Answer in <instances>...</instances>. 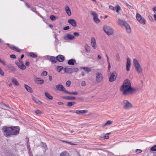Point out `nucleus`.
<instances>
[{"label":"nucleus","instance_id":"obj_1","mask_svg":"<svg viewBox=\"0 0 156 156\" xmlns=\"http://www.w3.org/2000/svg\"><path fill=\"white\" fill-rule=\"evenodd\" d=\"M120 90L123 95L127 96L132 94L137 89L132 87L130 81L128 79L125 80L120 88Z\"/></svg>","mask_w":156,"mask_h":156},{"label":"nucleus","instance_id":"obj_2","mask_svg":"<svg viewBox=\"0 0 156 156\" xmlns=\"http://www.w3.org/2000/svg\"><path fill=\"white\" fill-rule=\"evenodd\" d=\"M20 128L18 126L7 127H3L2 129V132L6 137H9L11 135H16L19 133Z\"/></svg>","mask_w":156,"mask_h":156},{"label":"nucleus","instance_id":"obj_3","mask_svg":"<svg viewBox=\"0 0 156 156\" xmlns=\"http://www.w3.org/2000/svg\"><path fill=\"white\" fill-rule=\"evenodd\" d=\"M133 64L136 72L138 73H141L142 72L143 69L140 66L139 61L136 58L133 59Z\"/></svg>","mask_w":156,"mask_h":156},{"label":"nucleus","instance_id":"obj_4","mask_svg":"<svg viewBox=\"0 0 156 156\" xmlns=\"http://www.w3.org/2000/svg\"><path fill=\"white\" fill-rule=\"evenodd\" d=\"M103 30L105 33L108 36L113 34L114 32L113 29L110 26H104L103 27Z\"/></svg>","mask_w":156,"mask_h":156},{"label":"nucleus","instance_id":"obj_5","mask_svg":"<svg viewBox=\"0 0 156 156\" xmlns=\"http://www.w3.org/2000/svg\"><path fill=\"white\" fill-rule=\"evenodd\" d=\"M124 108L126 110H129L133 108V105L127 100H124L123 102Z\"/></svg>","mask_w":156,"mask_h":156},{"label":"nucleus","instance_id":"obj_6","mask_svg":"<svg viewBox=\"0 0 156 156\" xmlns=\"http://www.w3.org/2000/svg\"><path fill=\"white\" fill-rule=\"evenodd\" d=\"M136 18L140 24L144 25L146 23V20L145 19L142 17L140 14L137 13L136 15Z\"/></svg>","mask_w":156,"mask_h":156},{"label":"nucleus","instance_id":"obj_7","mask_svg":"<svg viewBox=\"0 0 156 156\" xmlns=\"http://www.w3.org/2000/svg\"><path fill=\"white\" fill-rule=\"evenodd\" d=\"M104 76L102 73L97 72L96 74V80L98 83L101 82L103 79Z\"/></svg>","mask_w":156,"mask_h":156},{"label":"nucleus","instance_id":"obj_8","mask_svg":"<svg viewBox=\"0 0 156 156\" xmlns=\"http://www.w3.org/2000/svg\"><path fill=\"white\" fill-rule=\"evenodd\" d=\"M64 70L65 72L70 73H72L77 72L79 70V69L77 68H64Z\"/></svg>","mask_w":156,"mask_h":156},{"label":"nucleus","instance_id":"obj_9","mask_svg":"<svg viewBox=\"0 0 156 156\" xmlns=\"http://www.w3.org/2000/svg\"><path fill=\"white\" fill-rule=\"evenodd\" d=\"M117 74L115 71H114L111 74L109 78V81L110 82H113L114 81L117 77Z\"/></svg>","mask_w":156,"mask_h":156},{"label":"nucleus","instance_id":"obj_10","mask_svg":"<svg viewBox=\"0 0 156 156\" xmlns=\"http://www.w3.org/2000/svg\"><path fill=\"white\" fill-rule=\"evenodd\" d=\"M91 15L94 16V20L96 23H98L100 21V20L98 18V16L96 13L92 11L91 12Z\"/></svg>","mask_w":156,"mask_h":156},{"label":"nucleus","instance_id":"obj_11","mask_svg":"<svg viewBox=\"0 0 156 156\" xmlns=\"http://www.w3.org/2000/svg\"><path fill=\"white\" fill-rule=\"evenodd\" d=\"M68 23L71 25L73 27H75L76 26V20L73 19H70L68 20Z\"/></svg>","mask_w":156,"mask_h":156},{"label":"nucleus","instance_id":"obj_12","mask_svg":"<svg viewBox=\"0 0 156 156\" xmlns=\"http://www.w3.org/2000/svg\"><path fill=\"white\" fill-rule=\"evenodd\" d=\"M55 87L59 91H64L65 93V91H66V89L63 87V86L61 84H59L56 85Z\"/></svg>","mask_w":156,"mask_h":156},{"label":"nucleus","instance_id":"obj_13","mask_svg":"<svg viewBox=\"0 0 156 156\" xmlns=\"http://www.w3.org/2000/svg\"><path fill=\"white\" fill-rule=\"evenodd\" d=\"M91 44L93 48L94 49H95L96 48V40L94 37H93L91 38Z\"/></svg>","mask_w":156,"mask_h":156},{"label":"nucleus","instance_id":"obj_14","mask_svg":"<svg viewBox=\"0 0 156 156\" xmlns=\"http://www.w3.org/2000/svg\"><path fill=\"white\" fill-rule=\"evenodd\" d=\"M75 38L74 36L69 34H67L66 36L64 37V39L66 40V39L68 40H72L74 39Z\"/></svg>","mask_w":156,"mask_h":156},{"label":"nucleus","instance_id":"obj_15","mask_svg":"<svg viewBox=\"0 0 156 156\" xmlns=\"http://www.w3.org/2000/svg\"><path fill=\"white\" fill-rule=\"evenodd\" d=\"M124 26L126 29V31L129 34L131 33V29L130 26L127 23L125 24Z\"/></svg>","mask_w":156,"mask_h":156},{"label":"nucleus","instance_id":"obj_16","mask_svg":"<svg viewBox=\"0 0 156 156\" xmlns=\"http://www.w3.org/2000/svg\"><path fill=\"white\" fill-rule=\"evenodd\" d=\"M56 60L60 62H63L64 60V56L61 55L57 56L56 58Z\"/></svg>","mask_w":156,"mask_h":156},{"label":"nucleus","instance_id":"obj_17","mask_svg":"<svg viewBox=\"0 0 156 156\" xmlns=\"http://www.w3.org/2000/svg\"><path fill=\"white\" fill-rule=\"evenodd\" d=\"M65 10L67 14L69 16H70L71 15V11L69 7L68 6H66L65 7Z\"/></svg>","mask_w":156,"mask_h":156},{"label":"nucleus","instance_id":"obj_18","mask_svg":"<svg viewBox=\"0 0 156 156\" xmlns=\"http://www.w3.org/2000/svg\"><path fill=\"white\" fill-rule=\"evenodd\" d=\"M24 87L27 91L30 93L33 92L32 88L26 84H24Z\"/></svg>","mask_w":156,"mask_h":156},{"label":"nucleus","instance_id":"obj_19","mask_svg":"<svg viewBox=\"0 0 156 156\" xmlns=\"http://www.w3.org/2000/svg\"><path fill=\"white\" fill-rule=\"evenodd\" d=\"M35 82L37 84H42L44 83V80H41L40 78H37L35 79Z\"/></svg>","mask_w":156,"mask_h":156},{"label":"nucleus","instance_id":"obj_20","mask_svg":"<svg viewBox=\"0 0 156 156\" xmlns=\"http://www.w3.org/2000/svg\"><path fill=\"white\" fill-rule=\"evenodd\" d=\"M9 47L11 49L17 52H19L20 51V50L17 47L14 45H10L9 46Z\"/></svg>","mask_w":156,"mask_h":156},{"label":"nucleus","instance_id":"obj_21","mask_svg":"<svg viewBox=\"0 0 156 156\" xmlns=\"http://www.w3.org/2000/svg\"><path fill=\"white\" fill-rule=\"evenodd\" d=\"M87 112L86 110H76L75 113L77 114H85Z\"/></svg>","mask_w":156,"mask_h":156},{"label":"nucleus","instance_id":"obj_22","mask_svg":"<svg viewBox=\"0 0 156 156\" xmlns=\"http://www.w3.org/2000/svg\"><path fill=\"white\" fill-rule=\"evenodd\" d=\"M63 98H64L66 100H74L76 99V98L74 97H73V96L64 97H63Z\"/></svg>","mask_w":156,"mask_h":156},{"label":"nucleus","instance_id":"obj_23","mask_svg":"<svg viewBox=\"0 0 156 156\" xmlns=\"http://www.w3.org/2000/svg\"><path fill=\"white\" fill-rule=\"evenodd\" d=\"M76 62V61L75 59H71L68 61L67 63L69 65H74Z\"/></svg>","mask_w":156,"mask_h":156},{"label":"nucleus","instance_id":"obj_24","mask_svg":"<svg viewBox=\"0 0 156 156\" xmlns=\"http://www.w3.org/2000/svg\"><path fill=\"white\" fill-rule=\"evenodd\" d=\"M48 58L52 63H55L56 62V59L53 56H48Z\"/></svg>","mask_w":156,"mask_h":156},{"label":"nucleus","instance_id":"obj_25","mask_svg":"<svg viewBox=\"0 0 156 156\" xmlns=\"http://www.w3.org/2000/svg\"><path fill=\"white\" fill-rule=\"evenodd\" d=\"M59 156H70L69 153L66 151H64L61 152Z\"/></svg>","mask_w":156,"mask_h":156},{"label":"nucleus","instance_id":"obj_26","mask_svg":"<svg viewBox=\"0 0 156 156\" xmlns=\"http://www.w3.org/2000/svg\"><path fill=\"white\" fill-rule=\"evenodd\" d=\"M7 67L12 71H15L16 70L15 68L13 66L10 64L8 65L7 66Z\"/></svg>","mask_w":156,"mask_h":156},{"label":"nucleus","instance_id":"obj_27","mask_svg":"<svg viewBox=\"0 0 156 156\" xmlns=\"http://www.w3.org/2000/svg\"><path fill=\"white\" fill-rule=\"evenodd\" d=\"M126 23L125 21L119 19H118V23L119 24L124 26L125 24H126Z\"/></svg>","mask_w":156,"mask_h":156},{"label":"nucleus","instance_id":"obj_28","mask_svg":"<svg viewBox=\"0 0 156 156\" xmlns=\"http://www.w3.org/2000/svg\"><path fill=\"white\" fill-rule=\"evenodd\" d=\"M32 99L36 104L40 105L42 104L41 102L35 98L33 97Z\"/></svg>","mask_w":156,"mask_h":156},{"label":"nucleus","instance_id":"obj_29","mask_svg":"<svg viewBox=\"0 0 156 156\" xmlns=\"http://www.w3.org/2000/svg\"><path fill=\"white\" fill-rule=\"evenodd\" d=\"M12 82L16 86H18L19 84L16 79L12 78L11 79Z\"/></svg>","mask_w":156,"mask_h":156},{"label":"nucleus","instance_id":"obj_30","mask_svg":"<svg viewBox=\"0 0 156 156\" xmlns=\"http://www.w3.org/2000/svg\"><path fill=\"white\" fill-rule=\"evenodd\" d=\"M111 133H107L104 136H103L101 135L100 136V138H103L105 139H108L109 138V135L111 134Z\"/></svg>","mask_w":156,"mask_h":156},{"label":"nucleus","instance_id":"obj_31","mask_svg":"<svg viewBox=\"0 0 156 156\" xmlns=\"http://www.w3.org/2000/svg\"><path fill=\"white\" fill-rule=\"evenodd\" d=\"M45 96L48 99L52 100L53 99L52 97L48 93L46 92L45 93Z\"/></svg>","mask_w":156,"mask_h":156},{"label":"nucleus","instance_id":"obj_32","mask_svg":"<svg viewBox=\"0 0 156 156\" xmlns=\"http://www.w3.org/2000/svg\"><path fill=\"white\" fill-rule=\"evenodd\" d=\"M82 69H83L87 73H89L91 71V69L90 68L88 67H83L81 68Z\"/></svg>","mask_w":156,"mask_h":156},{"label":"nucleus","instance_id":"obj_33","mask_svg":"<svg viewBox=\"0 0 156 156\" xmlns=\"http://www.w3.org/2000/svg\"><path fill=\"white\" fill-rule=\"evenodd\" d=\"M28 55L33 58H36L37 57V55L34 53H29Z\"/></svg>","mask_w":156,"mask_h":156},{"label":"nucleus","instance_id":"obj_34","mask_svg":"<svg viewBox=\"0 0 156 156\" xmlns=\"http://www.w3.org/2000/svg\"><path fill=\"white\" fill-rule=\"evenodd\" d=\"M85 49L86 50V52H89L90 51V47L87 44L85 45Z\"/></svg>","mask_w":156,"mask_h":156},{"label":"nucleus","instance_id":"obj_35","mask_svg":"<svg viewBox=\"0 0 156 156\" xmlns=\"http://www.w3.org/2000/svg\"><path fill=\"white\" fill-rule=\"evenodd\" d=\"M65 93L66 94H72L74 95H76L78 94V93L76 92H69L67 90L65 91Z\"/></svg>","mask_w":156,"mask_h":156},{"label":"nucleus","instance_id":"obj_36","mask_svg":"<svg viewBox=\"0 0 156 156\" xmlns=\"http://www.w3.org/2000/svg\"><path fill=\"white\" fill-rule=\"evenodd\" d=\"M41 145H42L43 147V148L44 152H45V151H46V150L47 149V148L46 147V144L45 143H41Z\"/></svg>","mask_w":156,"mask_h":156},{"label":"nucleus","instance_id":"obj_37","mask_svg":"<svg viewBox=\"0 0 156 156\" xmlns=\"http://www.w3.org/2000/svg\"><path fill=\"white\" fill-rule=\"evenodd\" d=\"M19 68L22 69L24 70L26 69V67L23 63H22V64H21L20 66H19Z\"/></svg>","mask_w":156,"mask_h":156},{"label":"nucleus","instance_id":"obj_38","mask_svg":"<svg viewBox=\"0 0 156 156\" xmlns=\"http://www.w3.org/2000/svg\"><path fill=\"white\" fill-rule=\"evenodd\" d=\"M75 104V102H69L67 104V106H71L73 105H74Z\"/></svg>","mask_w":156,"mask_h":156},{"label":"nucleus","instance_id":"obj_39","mask_svg":"<svg viewBox=\"0 0 156 156\" xmlns=\"http://www.w3.org/2000/svg\"><path fill=\"white\" fill-rule=\"evenodd\" d=\"M63 68V67L62 66H58L57 67V69L58 72H59Z\"/></svg>","mask_w":156,"mask_h":156},{"label":"nucleus","instance_id":"obj_40","mask_svg":"<svg viewBox=\"0 0 156 156\" xmlns=\"http://www.w3.org/2000/svg\"><path fill=\"white\" fill-rule=\"evenodd\" d=\"M131 64V60H130V58L129 57H128L127 58L126 65H130Z\"/></svg>","mask_w":156,"mask_h":156},{"label":"nucleus","instance_id":"obj_41","mask_svg":"<svg viewBox=\"0 0 156 156\" xmlns=\"http://www.w3.org/2000/svg\"><path fill=\"white\" fill-rule=\"evenodd\" d=\"M71 84V82L70 80H68L66 83V85L67 87H69Z\"/></svg>","mask_w":156,"mask_h":156},{"label":"nucleus","instance_id":"obj_42","mask_svg":"<svg viewBox=\"0 0 156 156\" xmlns=\"http://www.w3.org/2000/svg\"><path fill=\"white\" fill-rule=\"evenodd\" d=\"M151 150L153 151H156V145L152 147L150 149Z\"/></svg>","mask_w":156,"mask_h":156},{"label":"nucleus","instance_id":"obj_43","mask_svg":"<svg viewBox=\"0 0 156 156\" xmlns=\"http://www.w3.org/2000/svg\"><path fill=\"white\" fill-rule=\"evenodd\" d=\"M116 10L117 12H118L119 10L121 9V8L119 5H118L116 7Z\"/></svg>","mask_w":156,"mask_h":156},{"label":"nucleus","instance_id":"obj_44","mask_svg":"<svg viewBox=\"0 0 156 156\" xmlns=\"http://www.w3.org/2000/svg\"><path fill=\"white\" fill-rule=\"evenodd\" d=\"M109 9L113 10H116V7H113L112 5H110L109 6Z\"/></svg>","mask_w":156,"mask_h":156},{"label":"nucleus","instance_id":"obj_45","mask_svg":"<svg viewBox=\"0 0 156 156\" xmlns=\"http://www.w3.org/2000/svg\"><path fill=\"white\" fill-rule=\"evenodd\" d=\"M126 5L127 6V7L128 8H129L130 9H134V8H133V6H132L130 5H129V4H128V3H126Z\"/></svg>","mask_w":156,"mask_h":156},{"label":"nucleus","instance_id":"obj_46","mask_svg":"<svg viewBox=\"0 0 156 156\" xmlns=\"http://www.w3.org/2000/svg\"><path fill=\"white\" fill-rule=\"evenodd\" d=\"M50 18L51 20H54L56 18V17L54 15H52L50 16Z\"/></svg>","mask_w":156,"mask_h":156},{"label":"nucleus","instance_id":"obj_47","mask_svg":"<svg viewBox=\"0 0 156 156\" xmlns=\"http://www.w3.org/2000/svg\"><path fill=\"white\" fill-rule=\"evenodd\" d=\"M112 123V122L111 120H108L106 122V124L107 125H111Z\"/></svg>","mask_w":156,"mask_h":156},{"label":"nucleus","instance_id":"obj_48","mask_svg":"<svg viewBox=\"0 0 156 156\" xmlns=\"http://www.w3.org/2000/svg\"><path fill=\"white\" fill-rule=\"evenodd\" d=\"M142 152V150L140 149H137L136 150V152L137 153H140Z\"/></svg>","mask_w":156,"mask_h":156},{"label":"nucleus","instance_id":"obj_49","mask_svg":"<svg viewBox=\"0 0 156 156\" xmlns=\"http://www.w3.org/2000/svg\"><path fill=\"white\" fill-rule=\"evenodd\" d=\"M86 85V83L85 81H83L81 83V86L83 87H85Z\"/></svg>","mask_w":156,"mask_h":156},{"label":"nucleus","instance_id":"obj_50","mask_svg":"<svg viewBox=\"0 0 156 156\" xmlns=\"http://www.w3.org/2000/svg\"><path fill=\"white\" fill-rule=\"evenodd\" d=\"M63 142H66V143L69 144L71 145H76L75 144H74L73 143H72V142H68V141H64Z\"/></svg>","mask_w":156,"mask_h":156},{"label":"nucleus","instance_id":"obj_51","mask_svg":"<svg viewBox=\"0 0 156 156\" xmlns=\"http://www.w3.org/2000/svg\"><path fill=\"white\" fill-rule=\"evenodd\" d=\"M41 75L44 76H46L47 75V72L45 71H43L42 72Z\"/></svg>","mask_w":156,"mask_h":156},{"label":"nucleus","instance_id":"obj_52","mask_svg":"<svg viewBox=\"0 0 156 156\" xmlns=\"http://www.w3.org/2000/svg\"><path fill=\"white\" fill-rule=\"evenodd\" d=\"M116 58L119 61H120V57L119 54L117 53L116 55Z\"/></svg>","mask_w":156,"mask_h":156},{"label":"nucleus","instance_id":"obj_53","mask_svg":"<svg viewBox=\"0 0 156 156\" xmlns=\"http://www.w3.org/2000/svg\"><path fill=\"white\" fill-rule=\"evenodd\" d=\"M0 62H1L4 66H5L6 65L5 62L3 60H2L1 59L0 60Z\"/></svg>","mask_w":156,"mask_h":156},{"label":"nucleus","instance_id":"obj_54","mask_svg":"<svg viewBox=\"0 0 156 156\" xmlns=\"http://www.w3.org/2000/svg\"><path fill=\"white\" fill-rule=\"evenodd\" d=\"M108 72H109L110 71V69L111 68V66H110V64L109 62H108Z\"/></svg>","mask_w":156,"mask_h":156},{"label":"nucleus","instance_id":"obj_55","mask_svg":"<svg viewBox=\"0 0 156 156\" xmlns=\"http://www.w3.org/2000/svg\"><path fill=\"white\" fill-rule=\"evenodd\" d=\"M130 65H126V70L129 71L130 70Z\"/></svg>","mask_w":156,"mask_h":156},{"label":"nucleus","instance_id":"obj_56","mask_svg":"<svg viewBox=\"0 0 156 156\" xmlns=\"http://www.w3.org/2000/svg\"><path fill=\"white\" fill-rule=\"evenodd\" d=\"M73 35L76 37H78L79 36V34L77 32H74L73 33Z\"/></svg>","mask_w":156,"mask_h":156},{"label":"nucleus","instance_id":"obj_57","mask_svg":"<svg viewBox=\"0 0 156 156\" xmlns=\"http://www.w3.org/2000/svg\"><path fill=\"white\" fill-rule=\"evenodd\" d=\"M35 113L37 114H39L41 113V111L40 110H36V111H35Z\"/></svg>","mask_w":156,"mask_h":156},{"label":"nucleus","instance_id":"obj_58","mask_svg":"<svg viewBox=\"0 0 156 156\" xmlns=\"http://www.w3.org/2000/svg\"><path fill=\"white\" fill-rule=\"evenodd\" d=\"M69 27L68 26H67L65 27H64L63 28V29L64 30H67L68 29H69Z\"/></svg>","mask_w":156,"mask_h":156},{"label":"nucleus","instance_id":"obj_59","mask_svg":"<svg viewBox=\"0 0 156 156\" xmlns=\"http://www.w3.org/2000/svg\"><path fill=\"white\" fill-rule=\"evenodd\" d=\"M148 18H149V20H151V21H154L153 19L152 18V17L151 16H150V15L149 16Z\"/></svg>","mask_w":156,"mask_h":156},{"label":"nucleus","instance_id":"obj_60","mask_svg":"<svg viewBox=\"0 0 156 156\" xmlns=\"http://www.w3.org/2000/svg\"><path fill=\"white\" fill-rule=\"evenodd\" d=\"M10 57L12 58H16V56L14 55H10Z\"/></svg>","mask_w":156,"mask_h":156},{"label":"nucleus","instance_id":"obj_61","mask_svg":"<svg viewBox=\"0 0 156 156\" xmlns=\"http://www.w3.org/2000/svg\"><path fill=\"white\" fill-rule=\"evenodd\" d=\"M152 10L154 12L156 13V6H154L153 8H152Z\"/></svg>","mask_w":156,"mask_h":156},{"label":"nucleus","instance_id":"obj_62","mask_svg":"<svg viewBox=\"0 0 156 156\" xmlns=\"http://www.w3.org/2000/svg\"><path fill=\"white\" fill-rule=\"evenodd\" d=\"M101 58V56L100 55H98V56L97 58L98 60H100Z\"/></svg>","mask_w":156,"mask_h":156},{"label":"nucleus","instance_id":"obj_63","mask_svg":"<svg viewBox=\"0 0 156 156\" xmlns=\"http://www.w3.org/2000/svg\"><path fill=\"white\" fill-rule=\"evenodd\" d=\"M25 65L27 66H28L29 65V62L28 61H27L26 62V63H25Z\"/></svg>","mask_w":156,"mask_h":156},{"label":"nucleus","instance_id":"obj_64","mask_svg":"<svg viewBox=\"0 0 156 156\" xmlns=\"http://www.w3.org/2000/svg\"><path fill=\"white\" fill-rule=\"evenodd\" d=\"M153 17L154 19V20L156 21V14H154L153 15Z\"/></svg>","mask_w":156,"mask_h":156}]
</instances>
